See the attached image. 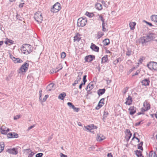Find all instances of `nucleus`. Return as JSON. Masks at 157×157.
<instances>
[{
  "instance_id": "obj_1",
  "label": "nucleus",
  "mask_w": 157,
  "mask_h": 157,
  "mask_svg": "<svg viewBox=\"0 0 157 157\" xmlns=\"http://www.w3.org/2000/svg\"><path fill=\"white\" fill-rule=\"evenodd\" d=\"M31 46L29 44H25L21 48V50L22 52L24 54H28L30 53L31 52Z\"/></svg>"
},
{
  "instance_id": "obj_2",
  "label": "nucleus",
  "mask_w": 157,
  "mask_h": 157,
  "mask_svg": "<svg viewBox=\"0 0 157 157\" xmlns=\"http://www.w3.org/2000/svg\"><path fill=\"white\" fill-rule=\"evenodd\" d=\"M87 22V20L86 17L80 18L78 19L77 25L79 27H84L86 25Z\"/></svg>"
},
{
  "instance_id": "obj_3",
  "label": "nucleus",
  "mask_w": 157,
  "mask_h": 157,
  "mask_svg": "<svg viewBox=\"0 0 157 157\" xmlns=\"http://www.w3.org/2000/svg\"><path fill=\"white\" fill-rule=\"evenodd\" d=\"M34 17L38 23H41L43 20L42 13L40 12H36L34 14Z\"/></svg>"
},
{
  "instance_id": "obj_4",
  "label": "nucleus",
  "mask_w": 157,
  "mask_h": 157,
  "mask_svg": "<svg viewBox=\"0 0 157 157\" xmlns=\"http://www.w3.org/2000/svg\"><path fill=\"white\" fill-rule=\"evenodd\" d=\"M29 65L28 63L25 62L21 66L20 68L18 71V73H22L23 72H25L28 69Z\"/></svg>"
},
{
  "instance_id": "obj_5",
  "label": "nucleus",
  "mask_w": 157,
  "mask_h": 157,
  "mask_svg": "<svg viewBox=\"0 0 157 157\" xmlns=\"http://www.w3.org/2000/svg\"><path fill=\"white\" fill-rule=\"evenodd\" d=\"M61 9L60 5L57 2L56 3L51 9V11L53 13H56Z\"/></svg>"
},
{
  "instance_id": "obj_6",
  "label": "nucleus",
  "mask_w": 157,
  "mask_h": 157,
  "mask_svg": "<svg viewBox=\"0 0 157 157\" xmlns=\"http://www.w3.org/2000/svg\"><path fill=\"white\" fill-rule=\"evenodd\" d=\"M148 68L151 70L157 71V63L151 62L147 65Z\"/></svg>"
},
{
  "instance_id": "obj_7",
  "label": "nucleus",
  "mask_w": 157,
  "mask_h": 157,
  "mask_svg": "<svg viewBox=\"0 0 157 157\" xmlns=\"http://www.w3.org/2000/svg\"><path fill=\"white\" fill-rule=\"evenodd\" d=\"M149 37V36L141 37L138 39L137 41V42L139 44H141L142 45H144V44L148 41V38Z\"/></svg>"
},
{
  "instance_id": "obj_8",
  "label": "nucleus",
  "mask_w": 157,
  "mask_h": 157,
  "mask_svg": "<svg viewBox=\"0 0 157 157\" xmlns=\"http://www.w3.org/2000/svg\"><path fill=\"white\" fill-rule=\"evenodd\" d=\"M143 106L144 107L142 108L143 112L147 111L150 108V105L146 101L144 102Z\"/></svg>"
},
{
  "instance_id": "obj_9",
  "label": "nucleus",
  "mask_w": 157,
  "mask_h": 157,
  "mask_svg": "<svg viewBox=\"0 0 157 157\" xmlns=\"http://www.w3.org/2000/svg\"><path fill=\"white\" fill-rule=\"evenodd\" d=\"M85 128L89 131L90 132H94L93 129H97V127L96 126H94V124H92L88 125L85 127Z\"/></svg>"
},
{
  "instance_id": "obj_10",
  "label": "nucleus",
  "mask_w": 157,
  "mask_h": 157,
  "mask_svg": "<svg viewBox=\"0 0 157 157\" xmlns=\"http://www.w3.org/2000/svg\"><path fill=\"white\" fill-rule=\"evenodd\" d=\"M140 149L139 150H136L135 151V154L138 157H144L142 153V151H143V148H138Z\"/></svg>"
},
{
  "instance_id": "obj_11",
  "label": "nucleus",
  "mask_w": 157,
  "mask_h": 157,
  "mask_svg": "<svg viewBox=\"0 0 157 157\" xmlns=\"http://www.w3.org/2000/svg\"><path fill=\"white\" fill-rule=\"evenodd\" d=\"M126 136L125 138L127 141H128L131 138L132 134L129 129H126L125 131Z\"/></svg>"
},
{
  "instance_id": "obj_12",
  "label": "nucleus",
  "mask_w": 157,
  "mask_h": 157,
  "mask_svg": "<svg viewBox=\"0 0 157 157\" xmlns=\"http://www.w3.org/2000/svg\"><path fill=\"white\" fill-rule=\"evenodd\" d=\"M105 139V137L102 134H98L97 135L96 140L98 141H101Z\"/></svg>"
},
{
  "instance_id": "obj_13",
  "label": "nucleus",
  "mask_w": 157,
  "mask_h": 157,
  "mask_svg": "<svg viewBox=\"0 0 157 157\" xmlns=\"http://www.w3.org/2000/svg\"><path fill=\"white\" fill-rule=\"evenodd\" d=\"M7 152L10 154L16 155L18 153V151L15 148L12 149H9L7 150Z\"/></svg>"
},
{
  "instance_id": "obj_14",
  "label": "nucleus",
  "mask_w": 157,
  "mask_h": 157,
  "mask_svg": "<svg viewBox=\"0 0 157 157\" xmlns=\"http://www.w3.org/2000/svg\"><path fill=\"white\" fill-rule=\"evenodd\" d=\"M150 82L149 79L146 78L143 80L141 82V83H142V85L147 86L149 85Z\"/></svg>"
},
{
  "instance_id": "obj_15",
  "label": "nucleus",
  "mask_w": 157,
  "mask_h": 157,
  "mask_svg": "<svg viewBox=\"0 0 157 157\" xmlns=\"http://www.w3.org/2000/svg\"><path fill=\"white\" fill-rule=\"evenodd\" d=\"M104 98H102L100 101L98 105L96 107V109H99L104 104Z\"/></svg>"
},
{
  "instance_id": "obj_16",
  "label": "nucleus",
  "mask_w": 157,
  "mask_h": 157,
  "mask_svg": "<svg viewBox=\"0 0 157 157\" xmlns=\"http://www.w3.org/2000/svg\"><path fill=\"white\" fill-rule=\"evenodd\" d=\"M90 48L92 50L95 52H98L99 49V47L96 46L95 44H94L92 43L91 44Z\"/></svg>"
},
{
  "instance_id": "obj_17",
  "label": "nucleus",
  "mask_w": 157,
  "mask_h": 157,
  "mask_svg": "<svg viewBox=\"0 0 157 157\" xmlns=\"http://www.w3.org/2000/svg\"><path fill=\"white\" fill-rule=\"evenodd\" d=\"M136 109L133 106H131L128 110L129 111V113L131 115H133L136 112Z\"/></svg>"
},
{
  "instance_id": "obj_18",
  "label": "nucleus",
  "mask_w": 157,
  "mask_h": 157,
  "mask_svg": "<svg viewBox=\"0 0 157 157\" xmlns=\"http://www.w3.org/2000/svg\"><path fill=\"white\" fill-rule=\"evenodd\" d=\"M7 136L10 138H17L18 137V135L15 133H10L7 135Z\"/></svg>"
},
{
  "instance_id": "obj_19",
  "label": "nucleus",
  "mask_w": 157,
  "mask_h": 157,
  "mask_svg": "<svg viewBox=\"0 0 157 157\" xmlns=\"http://www.w3.org/2000/svg\"><path fill=\"white\" fill-rule=\"evenodd\" d=\"M1 131L2 133L6 134L9 131V129L6 128H4V126H2L1 128Z\"/></svg>"
},
{
  "instance_id": "obj_20",
  "label": "nucleus",
  "mask_w": 157,
  "mask_h": 157,
  "mask_svg": "<svg viewBox=\"0 0 157 157\" xmlns=\"http://www.w3.org/2000/svg\"><path fill=\"white\" fill-rule=\"evenodd\" d=\"M94 58L95 56H94L89 55L85 57V60L87 62H91Z\"/></svg>"
},
{
  "instance_id": "obj_21",
  "label": "nucleus",
  "mask_w": 157,
  "mask_h": 157,
  "mask_svg": "<svg viewBox=\"0 0 157 157\" xmlns=\"http://www.w3.org/2000/svg\"><path fill=\"white\" fill-rule=\"evenodd\" d=\"M54 84L53 83H51L48 85L47 87V89L48 91H50L55 89L54 87Z\"/></svg>"
},
{
  "instance_id": "obj_22",
  "label": "nucleus",
  "mask_w": 157,
  "mask_h": 157,
  "mask_svg": "<svg viewBox=\"0 0 157 157\" xmlns=\"http://www.w3.org/2000/svg\"><path fill=\"white\" fill-rule=\"evenodd\" d=\"M80 73V76H78V77L76 79L74 83L73 84V86H75L76 84H78L79 82L80 81V80L81 79V75L82 74V72H80L79 74Z\"/></svg>"
},
{
  "instance_id": "obj_23",
  "label": "nucleus",
  "mask_w": 157,
  "mask_h": 157,
  "mask_svg": "<svg viewBox=\"0 0 157 157\" xmlns=\"http://www.w3.org/2000/svg\"><path fill=\"white\" fill-rule=\"evenodd\" d=\"M11 58L13 60L15 63H20L23 62V61L21 59L19 58H16L13 56H11Z\"/></svg>"
},
{
  "instance_id": "obj_24",
  "label": "nucleus",
  "mask_w": 157,
  "mask_h": 157,
  "mask_svg": "<svg viewBox=\"0 0 157 157\" xmlns=\"http://www.w3.org/2000/svg\"><path fill=\"white\" fill-rule=\"evenodd\" d=\"M127 101L125 103L127 105H130L132 102V99L130 96H128V97L126 98Z\"/></svg>"
},
{
  "instance_id": "obj_25",
  "label": "nucleus",
  "mask_w": 157,
  "mask_h": 157,
  "mask_svg": "<svg viewBox=\"0 0 157 157\" xmlns=\"http://www.w3.org/2000/svg\"><path fill=\"white\" fill-rule=\"evenodd\" d=\"M81 39V37H80V34L78 33L74 37V42L75 41L78 42Z\"/></svg>"
},
{
  "instance_id": "obj_26",
  "label": "nucleus",
  "mask_w": 157,
  "mask_h": 157,
  "mask_svg": "<svg viewBox=\"0 0 157 157\" xmlns=\"http://www.w3.org/2000/svg\"><path fill=\"white\" fill-rule=\"evenodd\" d=\"M149 157H157V155L155 152L153 151H151L149 154Z\"/></svg>"
},
{
  "instance_id": "obj_27",
  "label": "nucleus",
  "mask_w": 157,
  "mask_h": 157,
  "mask_svg": "<svg viewBox=\"0 0 157 157\" xmlns=\"http://www.w3.org/2000/svg\"><path fill=\"white\" fill-rule=\"evenodd\" d=\"M93 88V84L92 83H90L87 86V87L86 88V90H87L88 91L92 89Z\"/></svg>"
},
{
  "instance_id": "obj_28",
  "label": "nucleus",
  "mask_w": 157,
  "mask_h": 157,
  "mask_svg": "<svg viewBox=\"0 0 157 157\" xmlns=\"http://www.w3.org/2000/svg\"><path fill=\"white\" fill-rule=\"evenodd\" d=\"M151 18L152 21L155 22H157V15H152L151 17Z\"/></svg>"
},
{
  "instance_id": "obj_29",
  "label": "nucleus",
  "mask_w": 157,
  "mask_h": 157,
  "mask_svg": "<svg viewBox=\"0 0 157 157\" xmlns=\"http://www.w3.org/2000/svg\"><path fill=\"white\" fill-rule=\"evenodd\" d=\"M95 6L96 9L99 10H101L102 9V5L99 3H97Z\"/></svg>"
},
{
  "instance_id": "obj_30",
  "label": "nucleus",
  "mask_w": 157,
  "mask_h": 157,
  "mask_svg": "<svg viewBox=\"0 0 157 157\" xmlns=\"http://www.w3.org/2000/svg\"><path fill=\"white\" fill-rule=\"evenodd\" d=\"M136 25V23L134 22H130L129 24V26L131 30H133L135 29V26Z\"/></svg>"
},
{
  "instance_id": "obj_31",
  "label": "nucleus",
  "mask_w": 157,
  "mask_h": 157,
  "mask_svg": "<svg viewBox=\"0 0 157 157\" xmlns=\"http://www.w3.org/2000/svg\"><path fill=\"white\" fill-rule=\"evenodd\" d=\"M105 89H99L98 90V94L99 95H101L105 93Z\"/></svg>"
},
{
  "instance_id": "obj_32",
  "label": "nucleus",
  "mask_w": 157,
  "mask_h": 157,
  "mask_svg": "<svg viewBox=\"0 0 157 157\" xmlns=\"http://www.w3.org/2000/svg\"><path fill=\"white\" fill-rule=\"evenodd\" d=\"M103 43L104 45L107 46L110 43V41L109 39H105L103 41Z\"/></svg>"
},
{
  "instance_id": "obj_33",
  "label": "nucleus",
  "mask_w": 157,
  "mask_h": 157,
  "mask_svg": "<svg viewBox=\"0 0 157 157\" xmlns=\"http://www.w3.org/2000/svg\"><path fill=\"white\" fill-rule=\"evenodd\" d=\"M66 96V94L65 93H61L59 94L58 96L59 99H60L61 100H63L64 98Z\"/></svg>"
},
{
  "instance_id": "obj_34",
  "label": "nucleus",
  "mask_w": 157,
  "mask_h": 157,
  "mask_svg": "<svg viewBox=\"0 0 157 157\" xmlns=\"http://www.w3.org/2000/svg\"><path fill=\"white\" fill-rule=\"evenodd\" d=\"M107 55L105 56L101 59V63H105L108 60Z\"/></svg>"
},
{
  "instance_id": "obj_35",
  "label": "nucleus",
  "mask_w": 157,
  "mask_h": 157,
  "mask_svg": "<svg viewBox=\"0 0 157 157\" xmlns=\"http://www.w3.org/2000/svg\"><path fill=\"white\" fill-rule=\"evenodd\" d=\"M104 33L103 32L99 31L97 34V36L98 39L100 38L102 36L104 35Z\"/></svg>"
},
{
  "instance_id": "obj_36",
  "label": "nucleus",
  "mask_w": 157,
  "mask_h": 157,
  "mask_svg": "<svg viewBox=\"0 0 157 157\" xmlns=\"http://www.w3.org/2000/svg\"><path fill=\"white\" fill-rule=\"evenodd\" d=\"M132 51L130 49L128 48L127 49V51L126 52V55L128 56H130L131 55Z\"/></svg>"
},
{
  "instance_id": "obj_37",
  "label": "nucleus",
  "mask_w": 157,
  "mask_h": 157,
  "mask_svg": "<svg viewBox=\"0 0 157 157\" xmlns=\"http://www.w3.org/2000/svg\"><path fill=\"white\" fill-rule=\"evenodd\" d=\"M85 15L89 17H91L93 16V13H90L88 12H86L85 13Z\"/></svg>"
},
{
  "instance_id": "obj_38",
  "label": "nucleus",
  "mask_w": 157,
  "mask_h": 157,
  "mask_svg": "<svg viewBox=\"0 0 157 157\" xmlns=\"http://www.w3.org/2000/svg\"><path fill=\"white\" fill-rule=\"evenodd\" d=\"M63 67V66L61 63H60L57 66V67L56 68V69L57 70H59H59L62 69Z\"/></svg>"
},
{
  "instance_id": "obj_39",
  "label": "nucleus",
  "mask_w": 157,
  "mask_h": 157,
  "mask_svg": "<svg viewBox=\"0 0 157 157\" xmlns=\"http://www.w3.org/2000/svg\"><path fill=\"white\" fill-rule=\"evenodd\" d=\"M98 16H99L98 20H100L102 21H105V19H103V16L101 15L98 14Z\"/></svg>"
},
{
  "instance_id": "obj_40",
  "label": "nucleus",
  "mask_w": 157,
  "mask_h": 157,
  "mask_svg": "<svg viewBox=\"0 0 157 157\" xmlns=\"http://www.w3.org/2000/svg\"><path fill=\"white\" fill-rule=\"evenodd\" d=\"M72 108L73 109L74 111L76 112H78L79 110V108L75 107L74 105L72 106Z\"/></svg>"
},
{
  "instance_id": "obj_41",
  "label": "nucleus",
  "mask_w": 157,
  "mask_h": 157,
  "mask_svg": "<svg viewBox=\"0 0 157 157\" xmlns=\"http://www.w3.org/2000/svg\"><path fill=\"white\" fill-rule=\"evenodd\" d=\"M66 56V54L64 52H62L61 55V57L62 58H64Z\"/></svg>"
},
{
  "instance_id": "obj_42",
  "label": "nucleus",
  "mask_w": 157,
  "mask_h": 157,
  "mask_svg": "<svg viewBox=\"0 0 157 157\" xmlns=\"http://www.w3.org/2000/svg\"><path fill=\"white\" fill-rule=\"evenodd\" d=\"M86 75H84L83 77V85L85 84L86 82L87 81L86 79Z\"/></svg>"
},
{
  "instance_id": "obj_43",
  "label": "nucleus",
  "mask_w": 157,
  "mask_h": 157,
  "mask_svg": "<svg viewBox=\"0 0 157 157\" xmlns=\"http://www.w3.org/2000/svg\"><path fill=\"white\" fill-rule=\"evenodd\" d=\"M21 117V115H17L16 116H14V120H17L18 119H19Z\"/></svg>"
},
{
  "instance_id": "obj_44",
  "label": "nucleus",
  "mask_w": 157,
  "mask_h": 157,
  "mask_svg": "<svg viewBox=\"0 0 157 157\" xmlns=\"http://www.w3.org/2000/svg\"><path fill=\"white\" fill-rule=\"evenodd\" d=\"M25 151L26 153L28 154L29 155V153H30L32 151L30 149H25Z\"/></svg>"
},
{
  "instance_id": "obj_45",
  "label": "nucleus",
  "mask_w": 157,
  "mask_h": 157,
  "mask_svg": "<svg viewBox=\"0 0 157 157\" xmlns=\"http://www.w3.org/2000/svg\"><path fill=\"white\" fill-rule=\"evenodd\" d=\"M67 105L70 108H71L72 107V106H73L74 105L72 103L70 102H68L67 103Z\"/></svg>"
},
{
  "instance_id": "obj_46",
  "label": "nucleus",
  "mask_w": 157,
  "mask_h": 157,
  "mask_svg": "<svg viewBox=\"0 0 157 157\" xmlns=\"http://www.w3.org/2000/svg\"><path fill=\"white\" fill-rule=\"evenodd\" d=\"M43 155L42 153H39L36 154V157H41Z\"/></svg>"
},
{
  "instance_id": "obj_47",
  "label": "nucleus",
  "mask_w": 157,
  "mask_h": 157,
  "mask_svg": "<svg viewBox=\"0 0 157 157\" xmlns=\"http://www.w3.org/2000/svg\"><path fill=\"white\" fill-rule=\"evenodd\" d=\"M35 154V153L32 151L30 152V153H29V155L28 157H33V156Z\"/></svg>"
},
{
  "instance_id": "obj_48",
  "label": "nucleus",
  "mask_w": 157,
  "mask_h": 157,
  "mask_svg": "<svg viewBox=\"0 0 157 157\" xmlns=\"http://www.w3.org/2000/svg\"><path fill=\"white\" fill-rule=\"evenodd\" d=\"M59 71V70H57L56 68V69H53L51 71L52 73H56Z\"/></svg>"
},
{
  "instance_id": "obj_49",
  "label": "nucleus",
  "mask_w": 157,
  "mask_h": 157,
  "mask_svg": "<svg viewBox=\"0 0 157 157\" xmlns=\"http://www.w3.org/2000/svg\"><path fill=\"white\" fill-rule=\"evenodd\" d=\"M48 97V96L47 95H45L43 99L42 100V102H44L45 101L47 98Z\"/></svg>"
},
{
  "instance_id": "obj_50",
  "label": "nucleus",
  "mask_w": 157,
  "mask_h": 157,
  "mask_svg": "<svg viewBox=\"0 0 157 157\" xmlns=\"http://www.w3.org/2000/svg\"><path fill=\"white\" fill-rule=\"evenodd\" d=\"M119 62V59H117L113 62V64L115 65H116Z\"/></svg>"
},
{
  "instance_id": "obj_51",
  "label": "nucleus",
  "mask_w": 157,
  "mask_h": 157,
  "mask_svg": "<svg viewBox=\"0 0 157 157\" xmlns=\"http://www.w3.org/2000/svg\"><path fill=\"white\" fill-rule=\"evenodd\" d=\"M0 147H5V145L4 142H0Z\"/></svg>"
},
{
  "instance_id": "obj_52",
  "label": "nucleus",
  "mask_w": 157,
  "mask_h": 157,
  "mask_svg": "<svg viewBox=\"0 0 157 157\" xmlns=\"http://www.w3.org/2000/svg\"><path fill=\"white\" fill-rule=\"evenodd\" d=\"M128 87H126V88H125L123 91V94H125L126 93L127 91L128 90Z\"/></svg>"
},
{
  "instance_id": "obj_53",
  "label": "nucleus",
  "mask_w": 157,
  "mask_h": 157,
  "mask_svg": "<svg viewBox=\"0 0 157 157\" xmlns=\"http://www.w3.org/2000/svg\"><path fill=\"white\" fill-rule=\"evenodd\" d=\"M13 42V41L12 40H8L6 41L5 43L6 44H8V42L10 43L11 44H12Z\"/></svg>"
},
{
  "instance_id": "obj_54",
  "label": "nucleus",
  "mask_w": 157,
  "mask_h": 157,
  "mask_svg": "<svg viewBox=\"0 0 157 157\" xmlns=\"http://www.w3.org/2000/svg\"><path fill=\"white\" fill-rule=\"evenodd\" d=\"M60 157H67V155L63 154L62 153H60Z\"/></svg>"
},
{
  "instance_id": "obj_55",
  "label": "nucleus",
  "mask_w": 157,
  "mask_h": 157,
  "mask_svg": "<svg viewBox=\"0 0 157 157\" xmlns=\"http://www.w3.org/2000/svg\"><path fill=\"white\" fill-rule=\"evenodd\" d=\"M151 117H153L155 116L156 118L157 119V112L155 114H151Z\"/></svg>"
},
{
  "instance_id": "obj_56",
  "label": "nucleus",
  "mask_w": 157,
  "mask_h": 157,
  "mask_svg": "<svg viewBox=\"0 0 157 157\" xmlns=\"http://www.w3.org/2000/svg\"><path fill=\"white\" fill-rule=\"evenodd\" d=\"M143 144V142H141L139 144L138 147H142Z\"/></svg>"
},
{
  "instance_id": "obj_57",
  "label": "nucleus",
  "mask_w": 157,
  "mask_h": 157,
  "mask_svg": "<svg viewBox=\"0 0 157 157\" xmlns=\"http://www.w3.org/2000/svg\"><path fill=\"white\" fill-rule=\"evenodd\" d=\"M107 157H113V155L111 153H108L107 155Z\"/></svg>"
},
{
  "instance_id": "obj_58",
  "label": "nucleus",
  "mask_w": 157,
  "mask_h": 157,
  "mask_svg": "<svg viewBox=\"0 0 157 157\" xmlns=\"http://www.w3.org/2000/svg\"><path fill=\"white\" fill-rule=\"evenodd\" d=\"M24 4V3H22L19 4V8H22L23 6V5Z\"/></svg>"
},
{
  "instance_id": "obj_59",
  "label": "nucleus",
  "mask_w": 157,
  "mask_h": 157,
  "mask_svg": "<svg viewBox=\"0 0 157 157\" xmlns=\"http://www.w3.org/2000/svg\"><path fill=\"white\" fill-rule=\"evenodd\" d=\"M42 92V90H40L39 91V94H40V97L39 98V100H41V99H40V98H41V96H42V94H41Z\"/></svg>"
},
{
  "instance_id": "obj_60",
  "label": "nucleus",
  "mask_w": 157,
  "mask_h": 157,
  "mask_svg": "<svg viewBox=\"0 0 157 157\" xmlns=\"http://www.w3.org/2000/svg\"><path fill=\"white\" fill-rule=\"evenodd\" d=\"M34 126V125H33V126H31L30 127H29L28 128V130H30V129H32L33 128Z\"/></svg>"
},
{
  "instance_id": "obj_61",
  "label": "nucleus",
  "mask_w": 157,
  "mask_h": 157,
  "mask_svg": "<svg viewBox=\"0 0 157 157\" xmlns=\"http://www.w3.org/2000/svg\"><path fill=\"white\" fill-rule=\"evenodd\" d=\"M139 72L140 71H137L135 73V74L133 75V76L137 75Z\"/></svg>"
},
{
  "instance_id": "obj_62",
  "label": "nucleus",
  "mask_w": 157,
  "mask_h": 157,
  "mask_svg": "<svg viewBox=\"0 0 157 157\" xmlns=\"http://www.w3.org/2000/svg\"><path fill=\"white\" fill-rule=\"evenodd\" d=\"M145 22L147 23V24L149 26H152V25L151 23L147 22L146 21H145Z\"/></svg>"
},
{
  "instance_id": "obj_63",
  "label": "nucleus",
  "mask_w": 157,
  "mask_h": 157,
  "mask_svg": "<svg viewBox=\"0 0 157 157\" xmlns=\"http://www.w3.org/2000/svg\"><path fill=\"white\" fill-rule=\"evenodd\" d=\"M83 85V83H82H82L80 85L79 88L80 89H81L82 87V86Z\"/></svg>"
},
{
  "instance_id": "obj_64",
  "label": "nucleus",
  "mask_w": 157,
  "mask_h": 157,
  "mask_svg": "<svg viewBox=\"0 0 157 157\" xmlns=\"http://www.w3.org/2000/svg\"><path fill=\"white\" fill-rule=\"evenodd\" d=\"M102 31L104 32H105V31H106V29L105 28V27H102Z\"/></svg>"
}]
</instances>
